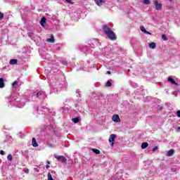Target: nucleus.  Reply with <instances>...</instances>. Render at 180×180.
<instances>
[{
    "label": "nucleus",
    "instance_id": "nucleus-1",
    "mask_svg": "<svg viewBox=\"0 0 180 180\" xmlns=\"http://www.w3.org/2000/svg\"><path fill=\"white\" fill-rule=\"evenodd\" d=\"M103 32L110 40H116V39H117V36H116V34L110 29V25L108 24L103 26Z\"/></svg>",
    "mask_w": 180,
    "mask_h": 180
},
{
    "label": "nucleus",
    "instance_id": "nucleus-2",
    "mask_svg": "<svg viewBox=\"0 0 180 180\" xmlns=\"http://www.w3.org/2000/svg\"><path fill=\"white\" fill-rule=\"evenodd\" d=\"M115 140H116V134H110L108 141H109L111 147H113V146L115 144Z\"/></svg>",
    "mask_w": 180,
    "mask_h": 180
},
{
    "label": "nucleus",
    "instance_id": "nucleus-3",
    "mask_svg": "<svg viewBox=\"0 0 180 180\" xmlns=\"http://www.w3.org/2000/svg\"><path fill=\"white\" fill-rule=\"evenodd\" d=\"M155 8L156 11H161L162 9V4L158 2V1H155Z\"/></svg>",
    "mask_w": 180,
    "mask_h": 180
},
{
    "label": "nucleus",
    "instance_id": "nucleus-4",
    "mask_svg": "<svg viewBox=\"0 0 180 180\" xmlns=\"http://www.w3.org/2000/svg\"><path fill=\"white\" fill-rule=\"evenodd\" d=\"M94 1L98 6H102L106 2V0H94Z\"/></svg>",
    "mask_w": 180,
    "mask_h": 180
},
{
    "label": "nucleus",
    "instance_id": "nucleus-5",
    "mask_svg": "<svg viewBox=\"0 0 180 180\" xmlns=\"http://www.w3.org/2000/svg\"><path fill=\"white\" fill-rule=\"evenodd\" d=\"M112 120L113 122H120V117H119V115H114L112 116Z\"/></svg>",
    "mask_w": 180,
    "mask_h": 180
},
{
    "label": "nucleus",
    "instance_id": "nucleus-6",
    "mask_svg": "<svg viewBox=\"0 0 180 180\" xmlns=\"http://www.w3.org/2000/svg\"><path fill=\"white\" fill-rule=\"evenodd\" d=\"M168 82H171V84H172L173 85H176L178 86V83H176V82H175V80L172 78V77H168Z\"/></svg>",
    "mask_w": 180,
    "mask_h": 180
},
{
    "label": "nucleus",
    "instance_id": "nucleus-7",
    "mask_svg": "<svg viewBox=\"0 0 180 180\" xmlns=\"http://www.w3.org/2000/svg\"><path fill=\"white\" fill-rule=\"evenodd\" d=\"M32 145L34 147H39V144H37V141H36V138H32Z\"/></svg>",
    "mask_w": 180,
    "mask_h": 180
},
{
    "label": "nucleus",
    "instance_id": "nucleus-8",
    "mask_svg": "<svg viewBox=\"0 0 180 180\" xmlns=\"http://www.w3.org/2000/svg\"><path fill=\"white\" fill-rule=\"evenodd\" d=\"M46 20H47V18H46V17H43V18L41 19V21H40V25H41V26L44 27V24L46 23Z\"/></svg>",
    "mask_w": 180,
    "mask_h": 180
},
{
    "label": "nucleus",
    "instance_id": "nucleus-9",
    "mask_svg": "<svg viewBox=\"0 0 180 180\" xmlns=\"http://www.w3.org/2000/svg\"><path fill=\"white\" fill-rule=\"evenodd\" d=\"M5 86V80L4 78H0V88H4Z\"/></svg>",
    "mask_w": 180,
    "mask_h": 180
},
{
    "label": "nucleus",
    "instance_id": "nucleus-10",
    "mask_svg": "<svg viewBox=\"0 0 180 180\" xmlns=\"http://www.w3.org/2000/svg\"><path fill=\"white\" fill-rule=\"evenodd\" d=\"M9 64L11 65H15V64H18V60L16 59L10 60Z\"/></svg>",
    "mask_w": 180,
    "mask_h": 180
},
{
    "label": "nucleus",
    "instance_id": "nucleus-11",
    "mask_svg": "<svg viewBox=\"0 0 180 180\" xmlns=\"http://www.w3.org/2000/svg\"><path fill=\"white\" fill-rule=\"evenodd\" d=\"M141 147L142 150H145V148H147V147H148V143H147V142L142 143Z\"/></svg>",
    "mask_w": 180,
    "mask_h": 180
},
{
    "label": "nucleus",
    "instance_id": "nucleus-12",
    "mask_svg": "<svg viewBox=\"0 0 180 180\" xmlns=\"http://www.w3.org/2000/svg\"><path fill=\"white\" fill-rule=\"evenodd\" d=\"M174 153H175V150L174 149H171L167 152V156L171 157L174 155Z\"/></svg>",
    "mask_w": 180,
    "mask_h": 180
},
{
    "label": "nucleus",
    "instance_id": "nucleus-13",
    "mask_svg": "<svg viewBox=\"0 0 180 180\" xmlns=\"http://www.w3.org/2000/svg\"><path fill=\"white\" fill-rule=\"evenodd\" d=\"M157 46V45L155 44V42H151V43H149V48L150 49H155V47Z\"/></svg>",
    "mask_w": 180,
    "mask_h": 180
},
{
    "label": "nucleus",
    "instance_id": "nucleus-14",
    "mask_svg": "<svg viewBox=\"0 0 180 180\" xmlns=\"http://www.w3.org/2000/svg\"><path fill=\"white\" fill-rule=\"evenodd\" d=\"M44 93L42 91H39L37 94V98L41 99L43 98Z\"/></svg>",
    "mask_w": 180,
    "mask_h": 180
},
{
    "label": "nucleus",
    "instance_id": "nucleus-15",
    "mask_svg": "<svg viewBox=\"0 0 180 180\" xmlns=\"http://www.w3.org/2000/svg\"><path fill=\"white\" fill-rule=\"evenodd\" d=\"M91 151H93V153H94L95 154H101V150L96 148H92Z\"/></svg>",
    "mask_w": 180,
    "mask_h": 180
},
{
    "label": "nucleus",
    "instance_id": "nucleus-16",
    "mask_svg": "<svg viewBox=\"0 0 180 180\" xmlns=\"http://www.w3.org/2000/svg\"><path fill=\"white\" fill-rule=\"evenodd\" d=\"M72 122H73V123H78V122H79V117H77L75 118H72Z\"/></svg>",
    "mask_w": 180,
    "mask_h": 180
},
{
    "label": "nucleus",
    "instance_id": "nucleus-17",
    "mask_svg": "<svg viewBox=\"0 0 180 180\" xmlns=\"http://www.w3.org/2000/svg\"><path fill=\"white\" fill-rule=\"evenodd\" d=\"M47 41H49L50 43H54V36H51V38L47 39Z\"/></svg>",
    "mask_w": 180,
    "mask_h": 180
},
{
    "label": "nucleus",
    "instance_id": "nucleus-18",
    "mask_svg": "<svg viewBox=\"0 0 180 180\" xmlns=\"http://www.w3.org/2000/svg\"><path fill=\"white\" fill-rule=\"evenodd\" d=\"M55 158H56V160H60L63 158V155H54Z\"/></svg>",
    "mask_w": 180,
    "mask_h": 180
},
{
    "label": "nucleus",
    "instance_id": "nucleus-19",
    "mask_svg": "<svg viewBox=\"0 0 180 180\" xmlns=\"http://www.w3.org/2000/svg\"><path fill=\"white\" fill-rule=\"evenodd\" d=\"M140 30L141 32H143V33H146L147 32V30H146V28L144 27V26H141L140 27Z\"/></svg>",
    "mask_w": 180,
    "mask_h": 180
},
{
    "label": "nucleus",
    "instance_id": "nucleus-20",
    "mask_svg": "<svg viewBox=\"0 0 180 180\" xmlns=\"http://www.w3.org/2000/svg\"><path fill=\"white\" fill-rule=\"evenodd\" d=\"M60 161L61 162H67V158H65V157L62 156V158H60Z\"/></svg>",
    "mask_w": 180,
    "mask_h": 180
},
{
    "label": "nucleus",
    "instance_id": "nucleus-21",
    "mask_svg": "<svg viewBox=\"0 0 180 180\" xmlns=\"http://www.w3.org/2000/svg\"><path fill=\"white\" fill-rule=\"evenodd\" d=\"M162 39L163 40H165V41H167V40H168V38L167 37V35H165V34L162 35Z\"/></svg>",
    "mask_w": 180,
    "mask_h": 180
},
{
    "label": "nucleus",
    "instance_id": "nucleus-22",
    "mask_svg": "<svg viewBox=\"0 0 180 180\" xmlns=\"http://www.w3.org/2000/svg\"><path fill=\"white\" fill-rule=\"evenodd\" d=\"M7 159L8 160V161H12V160L13 159V157L12 156V155H8L7 156Z\"/></svg>",
    "mask_w": 180,
    "mask_h": 180
},
{
    "label": "nucleus",
    "instance_id": "nucleus-23",
    "mask_svg": "<svg viewBox=\"0 0 180 180\" xmlns=\"http://www.w3.org/2000/svg\"><path fill=\"white\" fill-rule=\"evenodd\" d=\"M65 2H68V4H70V5H74L72 0H65Z\"/></svg>",
    "mask_w": 180,
    "mask_h": 180
},
{
    "label": "nucleus",
    "instance_id": "nucleus-24",
    "mask_svg": "<svg viewBox=\"0 0 180 180\" xmlns=\"http://www.w3.org/2000/svg\"><path fill=\"white\" fill-rule=\"evenodd\" d=\"M143 4H145V5H150V0H143Z\"/></svg>",
    "mask_w": 180,
    "mask_h": 180
},
{
    "label": "nucleus",
    "instance_id": "nucleus-25",
    "mask_svg": "<svg viewBox=\"0 0 180 180\" xmlns=\"http://www.w3.org/2000/svg\"><path fill=\"white\" fill-rule=\"evenodd\" d=\"M112 86V82L110 81H108L105 84V86Z\"/></svg>",
    "mask_w": 180,
    "mask_h": 180
},
{
    "label": "nucleus",
    "instance_id": "nucleus-26",
    "mask_svg": "<svg viewBox=\"0 0 180 180\" xmlns=\"http://www.w3.org/2000/svg\"><path fill=\"white\" fill-rule=\"evenodd\" d=\"M4 19V13L0 11V20H2Z\"/></svg>",
    "mask_w": 180,
    "mask_h": 180
},
{
    "label": "nucleus",
    "instance_id": "nucleus-27",
    "mask_svg": "<svg viewBox=\"0 0 180 180\" xmlns=\"http://www.w3.org/2000/svg\"><path fill=\"white\" fill-rule=\"evenodd\" d=\"M158 150V146H155V148H153L152 149V151H153V153H155V151Z\"/></svg>",
    "mask_w": 180,
    "mask_h": 180
},
{
    "label": "nucleus",
    "instance_id": "nucleus-28",
    "mask_svg": "<svg viewBox=\"0 0 180 180\" xmlns=\"http://www.w3.org/2000/svg\"><path fill=\"white\" fill-rule=\"evenodd\" d=\"M23 171H24V172H25V174H29V169L25 168V169H23Z\"/></svg>",
    "mask_w": 180,
    "mask_h": 180
},
{
    "label": "nucleus",
    "instance_id": "nucleus-29",
    "mask_svg": "<svg viewBox=\"0 0 180 180\" xmlns=\"http://www.w3.org/2000/svg\"><path fill=\"white\" fill-rule=\"evenodd\" d=\"M18 84V81H15L13 84H12V86H15V85H17Z\"/></svg>",
    "mask_w": 180,
    "mask_h": 180
},
{
    "label": "nucleus",
    "instance_id": "nucleus-30",
    "mask_svg": "<svg viewBox=\"0 0 180 180\" xmlns=\"http://www.w3.org/2000/svg\"><path fill=\"white\" fill-rule=\"evenodd\" d=\"M0 154H1V155H5V151L0 150Z\"/></svg>",
    "mask_w": 180,
    "mask_h": 180
},
{
    "label": "nucleus",
    "instance_id": "nucleus-31",
    "mask_svg": "<svg viewBox=\"0 0 180 180\" xmlns=\"http://www.w3.org/2000/svg\"><path fill=\"white\" fill-rule=\"evenodd\" d=\"M49 147H50L51 148H53V147H54V146L51 143H49Z\"/></svg>",
    "mask_w": 180,
    "mask_h": 180
},
{
    "label": "nucleus",
    "instance_id": "nucleus-32",
    "mask_svg": "<svg viewBox=\"0 0 180 180\" xmlns=\"http://www.w3.org/2000/svg\"><path fill=\"white\" fill-rule=\"evenodd\" d=\"M177 116H178V117H180V110L177 111Z\"/></svg>",
    "mask_w": 180,
    "mask_h": 180
},
{
    "label": "nucleus",
    "instance_id": "nucleus-33",
    "mask_svg": "<svg viewBox=\"0 0 180 180\" xmlns=\"http://www.w3.org/2000/svg\"><path fill=\"white\" fill-rule=\"evenodd\" d=\"M145 34H150V35H151V32H148V31H146V32H145Z\"/></svg>",
    "mask_w": 180,
    "mask_h": 180
},
{
    "label": "nucleus",
    "instance_id": "nucleus-34",
    "mask_svg": "<svg viewBox=\"0 0 180 180\" xmlns=\"http://www.w3.org/2000/svg\"><path fill=\"white\" fill-rule=\"evenodd\" d=\"M176 131H177V132H178V131H180V127H177Z\"/></svg>",
    "mask_w": 180,
    "mask_h": 180
},
{
    "label": "nucleus",
    "instance_id": "nucleus-35",
    "mask_svg": "<svg viewBox=\"0 0 180 180\" xmlns=\"http://www.w3.org/2000/svg\"><path fill=\"white\" fill-rule=\"evenodd\" d=\"M107 74L110 75L111 74L110 71H107Z\"/></svg>",
    "mask_w": 180,
    "mask_h": 180
},
{
    "label": "nucleus",
    "instance_id": "nucleus-36",
    "mask_svg": "<svg viewBox=\"0 0 180 180\" xmlns=\"http://www.w3.org/2000/svg\"><path fill=\"white\" fill-rule=\"evenodd\" d=\"M46 168H50V166L48 165L46 166Z\"/></svg>",
    "mask_w": 180,
    "mask_h": 180
},
{
    "label": "nucleus",
    "instance_id": "nucleus-37",
    "mask_svg": "<svg viewBox=\"0 0 180 180\" xmlns=\"http://www.w3.org/2000/svg\"><path fill=\"white\" fill-rule=\"evenodd\" d=\"M47 164H48V165H50V162H49V161H48V162H47Z\"/></svg>",
    "mask_w": 180,
    "mask_h": 180
}]
</instances>
